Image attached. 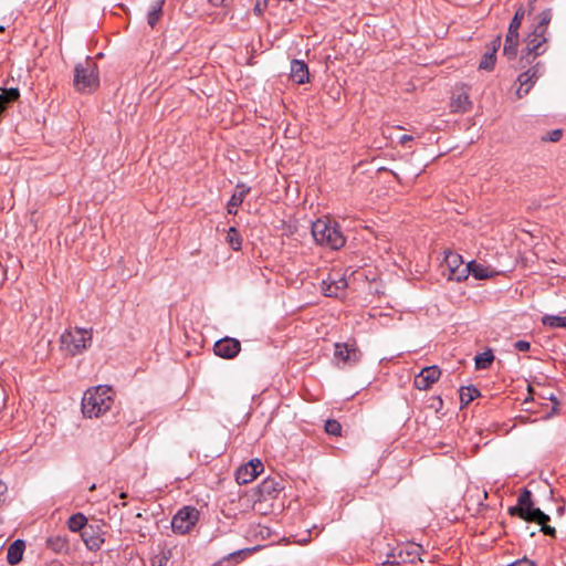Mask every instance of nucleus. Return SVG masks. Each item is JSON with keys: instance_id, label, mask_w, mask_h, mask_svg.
I'll return each mask as SVG.
<instances>
[{"instance_id": "nucleus-1", "label": "nucleus", "mask_w": 566, "mask_h": 566, "mask_svg": "<svg viewBox=\"0 0 566 566\" xmlns=\"http://www.w3.org/2000/svg\"><path fill=\"white\" fill-rule=\"evenodd\" d=\"M112 387L99 385L85 391L82 399V412L87 418H98L108 411L114 402Z\"/></svg>"}, {"instance_id": "nucleus-2", "label": "nucleus", "mask_w": 566, "mask_h": 566, "mask_svg": "<svg viewBox=\"0 0 566 566\" xmlns=\"http://www.w3.org/2000/svg\"><path fill=\"white\" fill-rule=\"evenodd\" d=\"M312 235L315 242L332 250H339L346 243V239L336 221L319 218L312 223Z\"/></svg>"}, {"instance_id": "nucleus-3", "label": "nucleus", "mask_w": 566, "mask_h": 566, "mask_svg": "<svg viewBox=\"0 0 566 566\" xmlns=\"http://www.w3.org/2000/svg\"><path fill=\"white\" fill-rule=\"evenodd\" d=\"M511 516H518L526 522L551 521L549 515L545 514L538 507H534L532 492L524 488L517 497V504L509 507Z\"/></svg>"}, {"instance_id": "nucleus-4", "label": "nucleus", "mask_w": 566, "mask_h": 566, "mask_svg": "<svg viewBox=\"0 0 566 566\" xmlns=\"http://www.w3.org/2000/svg\"><path fill=\"white\" fill-rule=\"evenodd\" d=\"M61 349L71 356L82 354L92 343V331L86 328H71L60 337Z\"/></svg>"}, {"instance_id": "nucleus-5", "label": "nucleus", "mask_w": 566, "mask_h": 566, "mask_svg": "<svg viewBox=\"0 0 566 566\" xmlns=\"http://www.w3.org/2000/svg\"><path fill=\"white\" fill-rule=\"evenodd\" d=\"M99 84L97 65L87 57L74 69V86L78 92H91Z\"/></svg>"}, {"instance_id": "nucleus-6", "label": "nucleus", "mask_w": 566, "mask_h": 566, "mask_svg": "<svg viewBox=\"0 0 566 566\" xmlns=\"http://www.w3.org/2000/svg\"><path fill=\"white\" fill-rule=\"evenodd\" d=\"M505 271L496 265H493L485 260L478 259L467 263L465 268V280L471 275L476 281L491 280L500 274H504Z\"/></svg>"}, {"instance_id": "nucleus-7", "label": "nucleus", "mask_w": 566, "mask_h": 566, "mask_svg": "<svg viewBox=\"0 0 566 566\" xmlns=\"http://www.w3.org/2000/svg\"><path fill=\"white\" fill-rule=\"evenodd\" d=\"M199 520V511L193 506H184L171 520V528L176 534L189 533Z\"/></svg>"}, {"instance_id": "nucleus-8", "label": "nucleus", "mask_w": 566, "mask_h": 566, "mask_svg": "<svg viewBox=\"0 0 566 566\" xmlns=\"http://www.w3.org/2000/svg\"><path fill=\"white\" fill-rule=\"evenodd\" d=\"M443 273L448 271V280L461 282L465 280V268L462 255L453 251L444 252Z\"/></svg>"}, {"instance_id": "nucleus-9", "label": "nucleus", "mask_w": 566, "mask_h": 566, "mask_svg": "<svg viewBox=\"0 0 566 566\" xmlns=\"http://www.w3.org/2000/svg\"><path fill=\"white\" fill-rule=\"evenodd\" d=\"M334 358L337 364L343 366H355L361 358V353L356 346V342L336 343Z\"/></svg>"}, {"instance_id": "nucleus-10", "label": "nucleus", "mask_w": 566, "mask_h": 566, "mask_svg": "<svg viewBox=\"0 0 566 566\" xmlns=\"http://www.w3.org/2000/svg\"><path fill=\"white\" fill-rule=\"evenodd\" d=\"M264 470L261 460L252 459L248 463L241 465L235 471V480L239 484H248L252 482Z\"/></svg>"}, {"instance_id": "nucleus-11", "label": "nucleus", "mask_w": 566, "mask_h": 566, "mask_svg": "<svg viewBox=\"0 0 566 566\" xmlns=\"http://www.w3.org/2000/svg\"><path fill=\"white\" fill-rule=\"evenodd\" d=\"M541 69L542 64L537 63L536 65L532 66L531 69L518 75L517 81L520 83V86L516 90V94L518 97H523L528 94L533 85L542 75Z\"/></svg>"}, {"instance_id": "nucleus-12", "label": "nucleus", "mask_w": 566, "mask_h": 566, "mask_svg": "<svg viewBox=\"0 0 566 566\" xmlns=\"http://www.w3.org/2000/svg\"><path fill=\"white\" fill-rule=\"evenodd\" d=\"M441 376V369L437 365L427 366L415 377L413 386L419 390H427L436 384Z\"/></svg>"}, {"instance_id": "nucleus-13", "label": "nucleus", "mask_w": 566, "mask_h": 566, "mask_svg": "<svg viewBox=\"0 0 566 566\" xmlns=\"http://www.w3.org/2000/svg\"><path fill=\"white\" fill-rule=\"evenodd\" d=\"M241 349V344L238 339L224 337L214 343V354L221 358H234Z\"/></svg>"}, {"instance_id": "nucleus-14", "label": "nucleus", "mask_w": 566, "mask_h": 566, "mask_svg": "<svg viewBox=\"0 0 566 566\" xmlns=\"http://www.w3.org/2000/svg\"><path fill=\"white\" fill-rule=\"evenodd\" d=\"M81 537L90 551H97L104 543V533L99 525L90 524L81 534Z\"/></svg>"}, {"instance_id": "nucleus-15", "label": "nucleus", "mask_w": 566, "mask_h": 566, "mask_svg": "<svg viewBox=\"0 0 566 566\" xmlns=\"http://www.w3.org/2000/svg\"><path fill=\"white\" fill-rule=\"evenodd\" d=\"M501 45V36L494 38L488 46L479 63V70L493 71L496 62V52Z\"/></svg>"}, {"instance_id": "nucleus-16", "label": "nucleus", "mask_w": 566, "mask_h": 566, "mask_svg": "<svg viewBox=\"0 0 566 566\" xmlns=\"http://www.w3.org/2000/svg\"><path fill=\"white\" fill-rule=\"evenodd\" d=\"M290 76L296 84H305L310 82V72L307 64L294 59L291 61Z\"/></svg>"}, {"instance_id": "nucleus-17", "label": "nucleus", "mask_w": 566, "mask_h": 566, "mask_svg": "<svg viewBox=\"0 0 566 566\" xmlns=\"http://www.w3.org/2000/svg\"><path fill=\"white\" fill-rule=\"evenodd\" d=\"M364 279H367L364 270L346 269L339 277L328 276L327 281L323 280L322 283H361Z\"/></svg>"}, {"instance_id": "nucleus-18", "label": "nucleus", "mask_w": 566, "mask_h": 566, "mask_svg": "<svg viewBox=\"0 0 566 566\" xmlns=\"http://www.w3.org/2000/svg\"><path fill=\"white\" fill-rule=\"evenodd\" d=\"M548 41V38H537L535 35L528 34L525 42V49L524 53L526 55H533L534 57L539 56L546 52V43Z\"/></svg>"}, {"instance_id": "nucleus-19", "label": "nucleus", "mask_w": 566, "mask_h": 566, "mask_svg": "<svg viewBox=\"0 0 566 566\" xmlns=\"http://www.w3.org/2000/svg\"><path fill=\"white\" fill-rule=\"evenodd\" d=\"M258 490L261 496L275 497L283 490V486L275 479L268 478L260 483Z\"/></svg>"}, {"instance_id": "nucleus-20", "label": "nucleus", "mask_w": 566, "mask_h": 566, "mask_svg": "<svg viewBox=\"0 0 566 566\" xmlns=\"http://www.w3.org/2000/svg\"><path fill=\"white\" fill-rule=\"evenodd\" d=\"M25 544L22 539H15L8 548L7 560L10 565H17L22 560Z\"/></svg>"}, {"instance_id": "nucleus-21", "label": "nucleus", "mask_w": 566, "mask_h": 566, "mask_svg": "<svg viewBox=\"0 0 566 566\" xmlns=\"http://www.w3.org/2000/svg\"><path fill=\"white\" fill-rule=\"evenodd\" d=\"M518 38H520V34L517 31L507 30V34H506L505 43H504V48H503V53L509 59L515 57V55L517 53Z\"/></svg>"}, {"instance_id": "nucleus-22", "label": "nucleus", "mask_w": 566, "mask_h": 566, "mask_svg": "<svg viewBox=\"0 0 566 566\" xmlns=\"http://www.w3.org/2000/svg\"><path fill=\"white\" fill-rule=\"evenodd\" d=\"M46 546L54 553H67L70 549L69 539L66 535L51 536L46 539Z\"/></svg>"}, {"instance_id": "nucleus-23", "label": "nucleus", "mask_w": 566, "mask_h": 566, "mask_svg": "<svg viewBox=\"0 0 566 566\" xmlns=\"http://www.w3.org/2000/svg\"><path fill=\"white\" fill-rule=\"evenodd\" d=\"M165 3V0H154L149 7L148 13H147V23L154 28L157 22L160 20L163 14V6Z\"/></svg>"}, {"instance_id": "nucleus-24", "label": "nucleus", "mask_w": 566, "mask_h": 566, "mask_svg": "<svg viewBox=\"0 0 566 566\" xmlns=\"http://www.w3.org/2000/svg\"><path fill=\"white\" fill-rule=\"evenodd\" d=\"M470 106L471 102L469 99V95L465 92L453 96L450 104L452 112L457 113H464L470 108Z\"/></svg>"}, {"instance_id": "nucleus-25", "label": "nucleus", "mask_w": 566, "mask_h": 566, "mask_svg": "<svg viewBox=\"0 0 566 566\" xmlns=\"http://www.w3.org/2000/svg\"><path fill=\"white\" fill-rule=\"evenodd\" d=\"M87 518L83 513L73 514L67 521V527L71 532H81L88 526Z\"/></svg>"}, {"instance_id": "nucleus-26", "label": "nucleus", "mask_w": 566, "mask_h": 566, "mask_svg": "<svg viewBox=\"0 0 566 566\" xmlns=\"http://www.w3.org/2000/svg\"><path fill=\"white\" fill-rule=\"evenodd\" d=\"M249 188H245L244 186H238L237 187V191L231 196L229 202H228V212L229 213H234V208L239 207L247 193L249 192Z\"/></svg>"}, {"instance_id": "nucleus-27", "label": "nucleus", "mask_w": 566, "mask_h": 566, "mask_svg": "<svg viewBox=\"0 0 566 566\" xmlns=\"http://www.w3.org/2000/svg\"><path fill=\"white\" fill-rule=\"evenodd\" d=\"M541 323L543 326H546L549 328H565L566 329V316L546 314L541 318Z\"/></svg>"}, {"instance_id": "nucleus-28", "label": "nucleus", "mask_w": 566, "mask_h": 566, "mask_svg": "<svg viewBox=\"0 0 566 566\" xmlns=\"http://www.w3.org/2000/svg\"><path fill=\"white\" fill-rule=\"evenodd\" d=\"M480 396V391L474 386H464L460 389V402L461 407L468 406L476 397Z\"/></svg>"}, {"instance_id": "nucleus-29", "label": "nucleus", "mask_w": 566, "mask_h": 566, "mask_svg": "<svg viewBox=\"0 0 566 566\" xmlns=\"http://www.w3.org/2000/svg\"><path fill=\"white\" fill-rule=\"evenodd\" d=\"M493 360H494L493 352H492V349L489 348V349L484 350L483 353L475 356V358H474L475 368L478 370L488 369L491 366V364L493 363Z\"/></svg>"}, {"instance_id": "nucleus-30", "label": "nucleus", "mask_w": 566, "mask_h": 566, "mask_svg": "<svg viewBox=\"0 0 566 566\" xmlns=\"http://www.w3.org/2000/svg\"><path fill=\"white\" fill-rule=\"evenodd\" d=\"M348 285H318L322 294L326 297L339 298L345 295V289Z\"/></svg>"}, {"instance_id": "nucleus-31", "label": "nucleus", "mask_w": 566, "mask_h": 566, "mask_svg": "<svg viewBox=\"0 0 566 566\" xmlns=\"http://www.w3.org/2000/svg\"><path fill=\"white\" fill-rule=\"evenodd\" d=\"M226 241L228 242V244L232 248V250L234 251H239L241 249V245H242V237L241 234L239 233V231L237 230V228L234 227H231L229 230H228V233H227V237H226Z\"/></svg>"}, {"instance_id": "nucleus-32", "label": "nucleus", "mask_w": 566, "mask_h": 566, "mask_svg": "<svg viewBox=\"0 0 566 566\" xmlns=\"http://www.w3.org/2000/svg\"><path fill=\"white\" fill-rule=\"evenodd\" d=\"M552 18H553V13H552V9L547 8L543 11H541L536 17H535V23L539 27H544L548 30V25L552 21Z\"/></svg>"}, {"instance_id": "nucleus-33", "label": "nucleus", "mask_w": 566, "mask_h": 566, "mask_svg": "<svg viewBox=\"0 0 566 566\" xmlns=\"http://www.w3.org/2000/svg\"><path fill=\"white\" fill-rule=\"evenodd\" d=\"M524 14H525V11L523 9V7L521 6L516 11H515V14L513 17V19L511 20V23L509 25V30L511 31H517L518 32V29L521 28V24H522V21L524 19Z\"/></svg>"}, {"instance_id": "nucleus-34", "label": "nucleus", "mask_w": 566, "mask_h": 566, "mask_svg": "<svg viewBox=\"0 0 566 566\" xmlns=\"http://www.w3.org/2000/svg\"><path fill=\"white\" fill-rule=\"evenodd\" d=\"M325 431L331 436H340L342 424L335 419H328L325 422Z\"/></svg>"}, {"instance_id": "nucleus-35", "label": "nucleus", "mask_w": 566, "mask_h": 566, "mask_svg": "<svg viewBox=\"0 0 566 566\" xmlns=\"http://www.w3.org/2000/svg\"><path fill=\"white\" fill-rule=\"evenodd\" d=\"M170 554L171 553L169 551H163V552H160V554L155 555L150 559L151 566H166L167 562L170 558Z\"/></svg>"}, {"instance_id": "nucleus-36", "label": "nucleus", "mask_w": 566, "mask_h": 566, "mask_svg": "<svg viewBox=\"0 0 566 566\" xmlns=\"http://www.w3.org/2000/svg\"><path fill=\"white\" fill-rule=\"evenodd\" d=\"M464 292L462 291V285H452L451 291L449 292V297L453 303H461Z\"/></svg>"}, {"instance_id": "nucleus-37", "label": "nucleus", "mask_w": 566, "mask_h": 566, "mask_svg": "<svg viewBox=\"0 0 566 566\" xmlns=\"http://www.w3.org/2000/svg\"><path fill=\"white\" fill-rule=\"evenodd\" d=\"M562 136H563L562 129H553V130L548 132L546 135L542 136L541 139L543 142L556 143L562 138Z\"/></svg>"}, {"instance_id": "nucleus-38", "label": "nucleus", "mask_w": 566, "mask_h": 566, "mask_svg": "<svg viewBox=\"0 0 566 566\" xmlns=\"http://www.w3.org/2000/svg\"><path fill=\"white\" fill-rule=\"evenodd\" d=\"M548 522L549 521H533V523H537L538 525H541V531L545 534V535H548V536H552V537H555L556 535V530L554 527H552L551 525H548Z\"/></svg>"}, {"instance_id": "nucleus-39", "label": "nucleus", "mask_w": 566, "mask_h": 566, "mask_svg": "<svg viewBox=\"0 0 566 566\" xmlns=\"http://www.w3.org/2000/svg\"><path fill=\"white\" fill-rule=\"evenodd\" d=\"M507 566H538L534 560L524 556L523 558L516 559Z\"/></svg>"}, {"instance_id": "nucleus-40", "label": "nucleus", "mask_w": 566, "mask_h": 566, "mask_svg": "<svg viewBox=\"0 0 566 566\" xmlns=\"http://www.w3.org/2000/svg\"><path fill=\"white\" fill-rule=\"evenodd\" d=\"M531 35H535L537 38H541V36L548 38V30L544 27H539L536 23H534L533 31H532Z\"/></svg>"}, {"instance_id": "nucleus-41", "label": "nucleus", "mask_w": 566, "mask_h": 566, "mask_svg": "<svg viewBox=\"0 0 566 566\" xmlns=\"http://www.w3.org/2000/svg\"><path fill=\"white\" fill-rule=\"evenodd\" d=\"M514 347H515V349H517L520 352H527L531 348V344L527 340L520 339L514 343Z\"/></svg>"}, {"instance_id": "nucleus-42", "label": "nucleus", "mask_w": 566, "mask_h": 566, "mask_svg": "<svg viewBox=\"0 0 566 566\" xmlns=\"http://www.w3.org/2000/svg\"><path fill=\"white\" fill-rule=\"evenodd\" d=\"M6 492H7V485H6V483H3L0 480V504H2V502L4 501L3 500V495H4Z\"/></svg>"}, {"instance_id": "nucleus-43", "label": "nucleus", "mask_w": 566, "mask_h": 566, "mask_svg": "<svg viewBox=\"0 0 566 566\" xmlns=\"http://www.w3.org/2000/svg\"><path fill=\"white\" fill-rule=\"evenodd\" d=\"M413 137L411 135H402L399 138L400 144L405 145L407 142L412 140Z\"/></svg>"}, {"instance_id": "nucleus-44", "label": "nucleus", "mask_w": 566, "mask_h": 566, "mask_svg": "<svg viewBox=\"0 0 566 566\" xmlns=\"http://www.w3.org/2000/svg\"><path fill=\"white\" fill-rule=\"evenodd\" d=\"M247 551H243V549H240V551H237V552H233V553H230L228 558H237L239 557L241 554H244Z\"/></svg>"}, {"instance_id": "nucleus-45", "label": "nucleus", "mask_w": 566, "mask_h": 566, "mask_svg": "<svg viewBox=\"0 0 566 566\" xmlns=\"http://www.w3.org/2000/svg\"><path fill=\"white\" fill-rule=\"evenodd\" d=\"M209 2L213 6V7H220L223 4L224 0H209Z\"/></svg>"}, {"instance_id": "nucleus-46", "label": "nucleus", "mask_w": 566, "mask_h": 566, "mask_svg": "<svg viewBox=\"0 0 566 566\" xmlns=\"http://www.w3.org/2000/svg\"><path fill=\"white\" fill-rule=\"evenodd\" d=\"M434 400L438 402V407L441 408L443 405L442 399L440 397H437Z\"/></svg>"}, {"instance_id": "nucleus-47", "label": "nucleus", "mask_w": 566, "mask_h": 566, "mask_svg": "<svg viewBox=\"0 0 566 566\" xmlns=\"http://www.w3.org/2000/svg\"><path fill=\"white\" fill-rule=\"evenodd\" d=\"M535 1H536V0H530V3H528V6H530V11H532V10L534 9V6H533V4H534V2H535Z\"/></svg>"}, {"instance_id": "nucleus-48", "label": "nucleus", "mask_w": 566, "mask_h": 566, "mask_svg": "<svg viewBox=\"0 0 566 566\" xmlns=\"http://www.w3.org/2000/svg\"><path fill=\"white\" fill-rule=\"evenodd\" d=\"M119 497H120V499H126V497H127V493H126V492H122V493L119 494Z\"/></svg>"}, {"instance_id": "nucleus-49", "label": "nucleus", "mask_w": 566, "mask_h": 566, "mask_svg": "<svg viewBox=\"0 0 566 566\" xmlns=\"http://www.w3.org/2000/svg\"><path fill=\"white\" fill-rule=\"evenodd\" d=\"M386 563H387V564H394V563H397V562H396V560H392V562H391V560L387 559L384 564H386Z\"/></svg>"}, {"instance_id": "nucleus-50", "label": "nucleus", "mask_w": 566, "mask_h": 566, "mask_svg": "<svg viewBox=\"0 0 566 566\" xmlns=\"http://www.w3.org/2000/svg\"><path fill=\"white\" fill-rule=\"evenodd\" d=\"M90 490H91V491H92V490H95V484H93V485L90 488Z\"/></svg>"}]
</instances>
